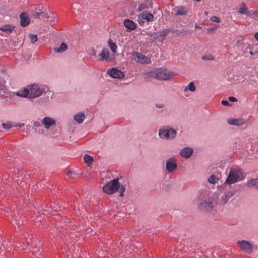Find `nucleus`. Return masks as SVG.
<instances>
[{
	"label": "nucleus",
	"mask_w": 258,
	"mask_h": 258,
	"mask_svg": "<svg viewBox=\"0 0 258 258\" xmlns=\"http://www.w3.org/2000/svg\"><path fill=\"white\" fill-rule=\"evenodd\" d=\"M47 90V88L45 86L33 84L28 86V88H24L16 92H13V95H15L21 97L34 98L41 96Z\"/></svg>",
	"instance_id": "1"
},
{
	"label": "nucleus",
	"mask_w": 258,
	"mask_h": 258,
	"mask_svg": "<svg viewBox=\"0 0 258 258\" xmlns=\"http://www.w3.org/2000/svg\"><path fill=\"white\" fill-rule=\"evenodd\" d=\"M198 208L200 211L211 212L217 204L215 197L209 192H205L199 199Z\"/></svg>",
	"instance_id": "2"
},
{
	"label": "nucleus",
	"mask_w": 258,
	"mask_h": 258,
	"mask_svg": "<svg viewBox=\"0 0 258 258\" xmlns=\"http://www.w3.org/2000/svg\"><path fill=\"white\" fill-rule=\"evenodd\" d=\"M244 176L239 168H231L229 174L224 182V184H231L244 179Z\"/></svg>",
	"instance_id": "3"
},
{
	"label": "nucleus",
	"mask_w": 258,
	"mask_h": 258,
	"mask_svg": "<svg viewBox=\"0 0 258 258\" xmlns=\"http://www.w3.org/2000/svg\"><path fill=\"white\" fill-rule=\"evenodd\" d=\"M159 136L163 139L172 140L176 137V132L168 126H164L159 129Z\"/></svg>",
	"instance_id": "4"
},
{
	"label": "nucleus",
	"mask_w": 258,
	"mask_h": 258,
	"mask_svg": "<svg viewBox=\"0 0 258 258\" xmlns=\"http://www.w3.org/2000/svg\"><path fill=\"white\" fill-rule=\"evenodd\" d=\"M119 187L118 178H114L103 186V191L109 195L114 194Z\"/></svg>",
	"instance_id": "5"
},
{
	"label": "nucleus",
	"mask_w": 258,
	"mask_h": 258,
	"mask_svg": "<svg viewBox=\"0 0 258 258\" xmlns=\"http://www.w3.org/2000/svg\"><path fill=\"white\" fill-rule=\"evenodd\" d=\"M156 79L160 81L170 80L172 77V74L167 69L162 68L155 70Z\"/></svg>",
	"instance_id": "6"
},
{
	"label": "nucleus",
	"mask_w": 258,
	"mask_h": 258,
	"mask_svg": "<svg viewBox=\"0 0 258 258\" xmlns=\"http://www.w3.org/2000/svg\"><path fill=\"white\" fill-rule=\"evenodd\" d=\"M237 244L239 247L240 250L243 252L250 254L253 251V246L248 241L244 240H238L237 242Z\"/></svg>",
	"instance_id": "7"
},
{
	"label": "nucleus",
	"mask_w": 258,
	"mask_h": 258,
	"mask_svg": "<svg viewBox=\"0 0 258 258\" xmlns=\"http://www.w3.org/2000/svg\"><path fill=\"white\" fill-rule=\"evenodd\" d=\"M136 62L142 64H149L151 62V59L147 55H144L140 52L134 51L132 53Z\"/></svg>",
	"instance_id": "8"
},
{
	"label": "nucleus",
	"mask_w": 258,
	"mask_h": 258,
	"mask_svg": "<svg viewBox=\"0 0 258 258\" xmlns=\"http://www.w3.org/2000/svg\"><path fill=\"white\" fill-rule=\"evenodd\" d=\"M177 167V160L175 158L171 157L166 160V169L169 173L173 172Z\"/></svg>",
	"instance_id": "9"
},
{
	"label": "nucleus",
	"mask_w": 258,
	"mask_h": 258,
	"mask_svg": "<svg viewBox=\"0 0 258 258\" xmlns=\"http://www.w3.org/2000/svg\"><path fill=\"white\" fill-rule=\"evenodd\" d=\"M99 59L100 60H105L110 61L113 59V57L110 56L109 50L107 48H104L99 54Z\"/></svg>",
	"instance_id": "10"
},
{
	"label": "nucleus",
	"mask_w": 258,
	"mask_h": 258,
	"mask_svg": "<svg viewBox=\"0 0 258 258\" xmlns=\"http://www.w3.org/2000/svg\"><path fill=\"white\" fill-rule=\"evenodd\" d=\"M107 74L113 78L121 79L124 77L123 72L116 68L109 69L107 71Z\"/></svg>",
	"instance_id": "11"
},
{
	"label": "nucleus",
	"mask_w": 258,
	"mask_h": 258,
	"mask_svg": "<svg viewBox=\"0 0 258 258\" xmlns=\"http://www.w3.org/2000/svg\"><path fill=\"white\" fill-rule=\"evenodd\" d=\"M232 191H228L224 194L223 196L217 201V204L220 205H225L228 200L233 196Z\"/></svg>",
	"instance_id": "12"
},
{
	"label": "nucleus",
	"mask_w": 258,
	"mask_h": 258,
	"mask_svg": "<svg viewBox=\"0 0 258 258\" xmlns=\"http://www.w3.org/2000/svg\"><path fill=\"white\" fill-rule=\"evenodd\" d=\"M139 22H143L142 20H145L147 22H152L154 21V16L151 13H142L138 17Z\"/></svg>",
	"instance_id": "13"
},
{
	"label": "nucleus",
	"mask_w": 258,
	"mask_h": 258,
	"mask_svg": "<svg viewBox=\"0 0 258 258\" xmlns=\"http://www.w3.org/2000/svg\"><path fill=\"white\" fill-rule=\"evenodd\" d=\"M193 152L192 149L189 147H184L180 151L179 154L184 158H188L192 154Z\"/></svg>",
	"instance_id": "14"
},
{
	"label": "nucleus",
	"mask_w": 258,
	"mask_h": 258,
	"mask_svg": "<svg viewBox=\"0 0 258 258\" xmlns=\"http://www.w3.org/2000/svg\"><path fill=\"white\" fill-rule=\"evenodd\" d=\"M42 123L46 128L48 129L51 125L55 124V121L51 117H45L42 120Z\"/></svg>",
	"instance_id": "15"
},
{
	"label": "nucleus",
	"mask_w": 258,
	"mask_h": 258,
	"mask_svg": "<svg viewBox=\"0 0 258 258\" xmlns=\"http://www.w3.org/2000/svg\"><path fill=\"white\" fill-rule=\"evenodd\" d=\"M20 24L22 27H25L29 24L30 21L28 15L26 13H22L20 15Z\"/></svg>",
	"instance_id": "16"
},
{
	"label": "nucleus",
	"mask_w": 258,
	"mask_h": 258,
	"mask_svg": "<svg viewBox=\"0 0 258 258\" xmlns=\"http://www.w3.org/2000/svg\"><path fill=\"white\" fill-rule=\"evenodd\" d=\"M176 16H184L188 13L187 9L184 6L177 7L174 9Z\"/></svg>",
	"instance_id": "17"
},
{
	"label": "nucleus",
	"mask_w": 258,
	"mask_h": 258,
	"mask_svg": "<svg viewBox=\"0 0 258 258\" xmlns=\"http://www.w3.org/2000/svg\"><path fill=\"white\" fill-rule=\"evenodd\" d=\"M228 122L229 124L240 126L244 123V120L243 118H230L228 120Z\"/></svg>",
	"instance_id": "18"
},
{
	"label": "nucleus",
	"mask_w": 258,
	"mask_h": 258,
	"mask_svg": "<svg viewBox=\"0 0 258 258\" xmlns=\"http://www.w3.org/2000/svg\"><path fill=\"white\" fill-rule=\"evenodd\" d=\"M124 26L128 29L134 30L137 28V24L130 19H125L123 22Z\"/></svg>",
	"instance_id": "19"
},
{
	"label": "nucleus",
	"mask_w": 258,
	"mask_h": 258,
	"mask_svg": "<svg viewBox=\"0 0 258 258\" xmlns=\"http://www.w3.org/2000/svg\"><path fill=\"white\" fill-rule=\"evenodd\" d=\"M14 27L11 25H4L0 27V30L10 34L12 32Z\"/></svg>",
	"instance_id": "20"
},
{
	"label": "nucleus",
	"mask_w": 258,
	"mask_h": 258,
	"mask_svg": "<svg viewBox=\"0 0 258 258\" xmlns=\"http://www.w3.org/2000/svg\"><path fill=\"white\" fill-rule=\"evenodd\" d=\"M74 118L77 122L81 123L85 119V115L83 113H79L74 115Z\"/></svg>",
	"instance_id": "21"
},
{
	"label": "nucleus",
	"mask_w": 258,
	"mask_h": 258,
	"mask_svg": "<svg viewBox=\"0 0 258 258\" xmlns=\"http://www.w3.org/2000/svg\"><path fill=\"white\" fill-rule=\"evenodd\" d=\"M108 45L113 53H116L117 49V46L116 43L111 39L108 41Z\"/></svg>",
	"instance_id": "22"
},
{
	"label": "nucleus",
	"mask_w": 258,
	"mask_h": 258,
	"mask_svg": "<svg viewBox=\"0 0 258 258\" xmlns=\"http://www.w3.org/2000/svg\"><path fill=\"white\" fill-rule=\"evenodd\" d=\"M33 16L35 18H37V19H42L44 18H46V19H48L49 17L47 13H43V12H36L33 14Z\"/></svg>",
	"instance_id": "23"
},
{
	"label": "nucleus",
	"mask_w": 258,
	"mask_h": 258,
	"mask_svg": "<svg viewBox=\"0 0 258 258\" xmlns=\"http://www.w3.org/2000/svg\"><path fill=\"white\" fill-rule=\"evenodd\" d=\"M68 48V46L65 43H61L59 48H54V51L57 53H62Z\"/></svg>",
	"instance_id": "24"
},
{
	"label": "nucleus",
	"mask_w": 258,
	"mask_h": 258,
	"mask_svg": "<svg viewBox=\"0 0 258 258\" xmlns=\"http://www.w3.org/2000/svg\"><path fill=\"white\" fill-rule=\"evenodd\" d=\"M238 13L241 14H244L245 15H249V12L247 10L245 5L244 3H242V5L240 6V8L238 10Z\"/></svg>",
	"instance_id": "25"
},
{
	"label": "nucleus",
	"mask_w": 258,
	"mask_h": 258,
	"mask_svg": "<svg viewBox=\"0 0 258 258\" xmlns=\"http://www.w3.org/2000/svg\"><path fill=\"white\" fill-rule=\"evenodd\" d=\"M144 77L145 80H149L153 78L156 79L155 70L154 71H152L145 73L144 75Z\"/></svg>",
	"instance_id": "26"
},
{
	"label": "nucleus",
	"mask_w": 258,
	"mask_h": 258,
	"mask_svg": "<svg viewBox=\"0 0 258 258\" xmlns=\"http://www.w3.org/2000/svg\"><path fill=\"white\" fill-rule=\"evenodd\" d=\"M247 184L249 187L258 188V178L252 179L248 181Z\"/></svg>",
	"instance_id": "27"
},
{
	"label": "nucleus",
	"mask_w": 258,
	"mask_h": 258,
	"mask_svg": "<svg viewBox=\"0 0 258 258\" xmlns=\"http://www.w3.org/2000/svg\"><path fill=\"white\" fill-rule=\"evenodd\" d=\"M5 82L3 80L2 82H0V95L4 96L7 94V89L4 85Z\"/></svg>",
	"instance_id": "28"
},
{
	"label": "nucleus",
	"mask_w": 258,
	"mask_h": 258,
	"mask_svg": "<svg viewBox=\"0 0 258 258\" xmlns=\"http://www.w3.org/2000/svg\"><path fill=\"white\" fill-rule=\"evenodd\" d=\"M189 90L191 92H195L196 90V88L193 82H190L188 85L184 89V91H187Z\"/></svg>",
	"instance_id": "29"
},
{
	"label": "nucleus",
	"mask_w": 258,
	"mask_h": 258,
	"mask_svg": "<svg viewBox=\"0 0 258 258\" xmlns=\"http://www.w3.org/2000/svg\"><path fill=\"white\" fill-rule=\"evenodd\" d=\"M84 162L87 164H91L93 161L92 157L89 155L85 154L84 156Z\"/></svg>",
	"instance_id": "30"
},
{
	"label": "nucleus",
	"mask_w": 258,
	"mask_h": 258,
	"mask_svg": "<svg viewBox=\"0 0 258 258\" xmlns=\"http://www.w3.org/2000/svg\"><path fill=\"white\" fill-rule=\"evenodd\" d=\"M218 178L214 175H212L208 179V181L212 184H215L218 181Z\"/></svg>",
	"instance_id": "31"
},
{
	"label": "nucleus",
	"mask_w": 258,
	"mask_h": 258,
	"mask_svg": "<svg viewBox=\"0 0 258 258\" xmlns=\"http://www.w3.org/2000/svg\"><path fill=\"white\" fill-rule=\"evenodd\" d=\"M202 59L204 60H213L215 59V57L212 55H206L203 56L202 57Z\"/></svg>",
	"instance_id": "32"
},
{
	"label": "nucleus",
	"mask_w": 258,
	"mask_h": 258,
	"mask_svg": "<svg viewBox=\"0 0 258 258\" xmlns=\"http://www.w3.org/2000/svg\"><path fill=\"white\" fill-rule=\"evenodd\" d=\"M29 38L32 43H34V42L37 41V36L36 35L30 34L29 35Z\"/></svg>",
	"instance_id": "33"
},
{
	"label": "nucleus",
	"mask_w": 258,
	"mask_h": 258,
	"mask_svg": "<svg viewBox=\"0 0 258 258\" xmlns=\"http://www.w3.org/2000/svg\"><path fill=\"white\" fill-rule=\"evenodd\" d=\"M148 8L147 5L145 3H142L140 4L138 8V11L141 12L144 9H146Z\"/></svg>",
	"instance_id": "34"
},
{
	"label": "nucleus",
	"mask_w": 258,
	"mask_h": 258,
	"mask_svg": "<svg viewBox=\"0 0 258 258\" xmlns=\"http://www.w3.org/2000/svg\"><path fill=\"white\" fill-rule=\"evenodd\" d=\"M118 189H119V191L120 197H123L124 196L123 192H124V191L125 190V186L123 185H119V187Z\"/></svg>",
	"instance_id": "35"
},
{
	"label": "nucleus",
	"mask_w": 258,
	"mask_h": 258,
	"mask_svg": "<svg viewBox=\"0 0 258 258\" xmlns=\"http://www.w3.org/2000/svg\"><path fill=\"white\" fill-rule=\"evenodd\" d=\"M2 126L4 128L9 130L12 127L11 123L9 122L2 123Z\"/></svg>",
	"instance_id": "36"
},
{
	"label": "nucleus",
	"mask_w": 258,
	"mask_h": 258,
	"mask_svg": "<svg viewBox=\"0 0 258 258\" xmlns=\"http://www.w3.org/2000/svg\"><path fill=\"white\" fill-rule=\"evenodd\" d=\"M210 20H211L213 22H216V23H220L221 22V19L217 16H213L210 18Z\"/></svg>",
	"instance_id": "37"
},
{
	"label": "nucleus",
	"mask_w": 258,
	"mask_h": 258,
	"mask_svg": "<svg viewBox=\"0 0 258 258\" xmlns=\"http://www.w3.org/2000/svg\"><path fill=\"white\" fill-rule=\"evenodd\" d=\"M169 33V30L166 29L164 31H162L160 33V36L163 37V39H164V37L167 35V34Z\"/></svg>",
	"instance_id": "38"
},
{
	"label": "nucleus",
	"mask_w": 258,
	"mask_h": 258,
	"mask_svg": "<svg viewBox=\"0 0 258 258\" xmlns=\"http://www.w3.org/2000/svg\"><path fill=\"white\" fill-rule=\"evenodd\" d=\"M67 175L70 178H74L76 174L72 171H69L67 172Z\"/></svg>",
	"instance_id": "39"
},
{
	"label": "nucleus",
	"mask_w": 258,
	"mask_h": 258,
	"mask_svg": "<svg viewBox=\"0 0 258 258\" xmlns=\"http://www.w3.org/2000/svg\"><path fill=\"white\" fill-rule=\"evenodd\" d=\"M228 99L231 102H236L237 101V99L233 96L229 97Z\"/></svg>",
	"instance_id": "40"
},
{
	"label": "nucleus",
	"mask_w": 258,
	"mask_h": 258,
	"mask_svg": "<svg viewBox=\"0 0 258 258\" xmlns=\"http://www.w3.org/2000/svg\"><path fill=\"white\" fill-rule=\"evenodd\" d=\"M221 103L224 105H226V106L229 105V102L227 100H222L221 101Z\"/></svg>",
	"instance_id": "41"
},
{
	"label": "nucleus",
	"mask_w": 258,
	"mask_h": 258,
	"mask_svg": "<svg viewBox=\"0 0 258 258\" xmlns=\"http://www.w3.org/2000/svg\"><path fill=\"white\" fill-rule=\"evenodd\" d=\"M156 106L157 108H162L164 107V104H161V103H158V104H156Z\"/></svg>",
	"instance_id": "42"
},
{
	"label": "nucleus",
	"mask_w": 258,
	"mask_h": 258,
	"mask_svg": "<svg viewBox=\"0 0 258 258\" xmlns=\"http://www.w3.org/2000/svg\"><path fill=\"white\" fill-rule=\"evenodd\" d=\"M254 38L258 41V32H256L254 34Z\"/></svg>",
	"instance_id": "43"
},
{
	"label": "nucleus",
	"mask_w": 258,
	"mask_h": 258,
	"mask_svg": "<svg viewBox=\"0 0 258 258\" xmlns=\"http://www.w3.org/2000/svg\"><path fill=\"white\" fill-rule=\"evenodd\" d=\"M249 53H250L251 55H253V54H254V53H253L252 51H250V52H249Z\"/></svg>",
	"instance_id": "44"
},
{
	"label": "nucleus",
	"mask_w": 258,
	"mask_h": 258,
	"mask_svg": "<svg viewBox=\"0 0 258 258\" xmlns=\"http://www.w3.org/2000/svg\"><path fill=\"white\" fill-rule=\"evenodd\" d=\"M23 125H24V123H22V124H19V126H20V127H21V126H22Z\"/></svg>",
	"instance_id": "45"
}]
</instances>
